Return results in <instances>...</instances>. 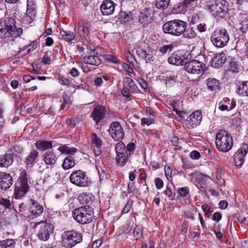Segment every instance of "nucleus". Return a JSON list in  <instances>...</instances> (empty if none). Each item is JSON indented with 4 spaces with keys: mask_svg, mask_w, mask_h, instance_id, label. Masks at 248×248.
Here are the masks:
<instances>
[{
    "mask_svg": "<svg viewBox=\"0 0 248 248\" xmlns=\"http://www.w3.org/2000/svg\"><path fill=\"white\" fill-rule=\"evenodd\" d=\"M14 18L7 17L4 21H0V32L4 33L6 37H16L22 33V29L16 28Z\"/></svg>",
    "mask_w": 248,
    "mask_h": 248,
    "instance_id": "f257e3e1",
    "label": "nucleus"
},
{
    "mask_svg": "<svg viewBox=\"0 0 248 248\" xmlns=\"http://www.w3.org/2000/svg\"><path fill=\"white\" fill-rule=\"evenodd\" d=\"M72 215L74 218L80 224L89 223L93 218V209L89 206H81L74 209Z\"/></svg>",
    "mask_w": 248,
    "mask_h": 248,
    "instance_id": "f03ea898",
    "label": "nucleus"
},
{
    "mask_svg": "<svg viewBox=\"0 0 248 248\" xmlns=\"http://www.w3.org/2000/svg\"><path fill=\"white\" fill-rule=\"evenodd\" d=\"M215 142L217 148L224 153L230 151L233 145L232 137L223 130H219L217 133Z\"/></svg>",
    "mask_w": 248,
    "mask_h": 248,
    "instance_id": "7ed1b4c3",
    "label": "nucleus"
},
{
    "mask_svg": "<svg viewBox=\"0 0 248 248\" xmlns=\"http://www.w3.org/2000/svg\"><path fill=\"white\" fill-rule=\"evenodd\" d=\"M186 27V24L181 20L175 19L168 21L163 26V30L166 33L174 36H180Z\"/></svg>",
    "mask_w": 248,
    "mask_h": 248,
    "instance_id": "20e7f679",
    "label": "nucleus"
},
{
    "mask_svg": "<svg viewBox=\"0 0 248 248\" xmlns=\"http://www.w3.org/2000/svg\"><path fill=\"white\" fill-rule=\"evenodd\" d=\"M81 241L80 233L75 231H69L63 233L62 244L65 248H71Z\"/></svg>",
    "mask_w": 248,
    "mask_h": 248,
    "instance_id": "39448f33",
    "label": "nucleus"
},
{
    "mask_svg": "<svg viewBox=\"0 0 248 248\" xmlns=\"http://www.w3.org/2000/svg\"><path fill=\"white\" fill-rule=\"evenodd\" d=\"M33 227L38 229L37 236L42 241L47 240L50 234L52 232V228L50 223L46 221L31 223Z\"/></svg>",
    "mask_w": 248,
    "mask_h": 248,
    "instance_id": "423d86ee",
    "label": "nucleus"
},
{
    "mask_svg": "<svg viewBox=\"0 0 248 248\" xmlns=\"http://www.w3.org/2000/svg\"><path fill=\"white\" fill-rule=\"evenodd\" d=\"M69 179L73 184L79 187L88 186L91 184L86 172L80 170L74 171L70 174Z\"/></svg>",
    "mask_w": 248,
    "mask_h": 248,
    "instance_id": "0eeeda50",
    "label": "nucleus"
},
{
    "mask_svg": "<svg viewBox=\"0 0 248 248\" xmlns=\"http://www.w3.org/2000/svg\"><path fill=\"white\" fill-rule=\"evenodd\" d=\"M209 5V10L215 16L223 17L227 13L228 5L225 0H212Z\"/></svg>",
    "mask_w": 248,
    "mask_h": 248,
    "instance_id": "6e6552de",
    "label": "nucleus"
},
{
    "mask_svg": "<svg viewBox=\"0 0 248 248\" xmlns=\"http://www.w3.org/2000/svg\"><path fill=\"white\" fill-rule=\"evenodd\" d=\"M211 41L217 47L226 46L229 41V35L227 30L221 29L215 31L211 35Z\"/></svg>",
    "mask_w": 248,
    "mask_h": 248,
    "instance_id": "1a4fd4ad",
    "label": "nucleus"
},
{
    "mask_svg": "<svg viewBox=\"0 0 248 248\" xmlns=\"http://www.w3.org/2000/svg\"><path fill=\"white\" fill-rule=\"evenodd\" d=\"M28 188L27 174L26 170H23L20 172L19 182L16 184L15 198L17 199L23 197L28 191Z\"/></svg>",
    "mask_w": 248,
    "mask_h": 248,
    "instance_id": "9d476101",
    "label": "nucleus"
},
{
    "mask_svg": "<svg viewBox=\"0 0 248 248\" xmlns=\"http://www.w3.org/2000/svg\"><path fill=\"white\" fill-rule=\"evenodd\" d=\"M115 150L116 153V160L117 164L120 166H124L129 157V154L126 151L125 145L123 142H119L116 144Z\"/></svg>",
    "mask_w": 248,
    "mask_h": 248,
    "instance_id": "9b49d317",
    "label": "nucleus"
},
{
    "mask_svg": "<svg viewBox=\"0 0 248 248\" xmlns=\"http://www.w3.org/2000/svg\"><path fill=\"white\" fill-rule=\"evenodd\" d=\"M184 68L188 73L200 75L203 73L204 65L199 61L193 60L189 62H186Z\"/></svg>",
    "mask_w": 248,
    "mask_h": 248,
    "instance_id": "f8f14e48",
    "label": "nucleus"
},
{
    "mask_svg": "<svg viewBox=\"0 0 248 248\" xmlns=\"http://www.w3.org/2000/svg\"><path fill=\"white\" fill-rule=\"evenodd\" d=\"M108 132L111 137L116 140H119L124 137V133L120 123L112 122L110 125Z\"/></svg>",
    "mask_w": 248,
    "mask_h": 248,
    "instance_id": "ddd939ff",
    "label": "nucleus"
},
{
    "mask_svg": "<svg viewBox=\"0 0 248 248\" xmlns=\"http://www.w3.org/2000/svg\"><path fill=\"white\" fill-rule=\"evenodd\" d=\"M202 119V112L201 110H196L191 114L186 121V125L188 128H193L201 122Z\"/></svg>",
    "mask_w": 248,
    "mask_h": 248,
    "instance_id": "4468645a",
    "label": "nucleus"
},
{
    "mask_svg": "<svg viewBox=\"0 0 248 248\" xmlns=\"http://www.w3.org/2000/svg\"><path fill=\"white\" fill-rule=\"evenodd\" d=\"M248 153V144L244 143L234 154V162L237 168H240L244 162V156Z\"/></svg>",
    "mask_w": 248,
    "mask_h": 248,
    "instance_id": "2eb2a0df",
    "label": "nucleus"
},
{
    "mask_svg": "<svg viewBox=\"0 0 248 248\" xmlns=\"http://www.w3.org/2000/svg\"><path fill=\"white\" fill-rule=\"evenodd\" d=\"M36 14V4L34 0H27V10L24 19L28 23H31L33 21Z\"/></svg>",
    "mask_w": 248,
    "mask_h": 248,
    "instance_id": "dca6fc26",
    "label": "nucleus"
},
{
    "mask_svg": "<svg viewBox=\"0 0 248 248\" xmlns=\"http://www.w3.org/2000/svg\"><path fill=\"white\" fill-rule=\"evenodd\" d=\"M31 204L30 205L29 217L34 219L41 215L43 212V207L41 204L34 200H31Z\"/></svg>",
    "mask_w": 248,
    "mask_h": 248,
    "instance_id": "f3484780",
    "label": "nucleus"
},
{
    "mask_svg": "<svg viewBox=\"0 0 248 248\" xmlns=\"http://www.w3.org/2000/svg\"><path fill=\"white\" fill-rule=\"evenodd\" d=\"M185 57L180 51L173 52L168 58L169 63L176 65H181L186 62Z\"/></svg>",
    "mask_w": 248,
    "mask_h": 248,
    "instance_id": "a211bd4d",
    "label": "nucleus"
},
{
    "mask_svg": "<svg viewBox=\"0 0 248 248\" xmlns=\"http://www.w3.org/2000/svg\"><path fill=\"white\" fill-rule=\"evenodd\" d=\"M115 10V4L111 0H104L100 6V10L102 15L109 16L112 15Z\"/></svg>",
    "mask_w": 248,
    "mask_h": 248,
    "instance_id": "6ab92c4d",
    "label": "nucleus"
},
{
    "mask_svg": "<svg viewBox=\"0 0 248 248\" xmlns=\"http://www.w3.org/2000/svg\"><path fill=\"white\" fill-rule=\"evenodd\" d=\"M225 61L226 55L224 52L217 53L212 59L211 65L215 68H218L222 65Z\"/></svg>",
    "mask_w": 248,
    "mask_h": 248,
    "instance_id": "aec40b11",
    "label": "nucleus"
},
{
    "mask_svg": "<svg viewBox=\"0 0 248 248\" xmlns=\"http://www.w3.org/2000/svg\"><path fill=\"white\" fill-rule=\"evenodd\" d=\"M12 178L9 174L1 173L0 174V187L4 190L9 188L12 185Z\"/></svg>",
    "mask_w": 248,
    "mask_h": 248,
    "instance_id": "412c9836",
    "label": "nucleus"
},
{
    "mask_svg": "<svg viewBox=\"0 0 248 248\" xmlns=\"http://www.w3.org/2000/svg\"><path fill=\"white\" fill-rule=\"evenodd\" d=\"M105 115V108L101 106H96L91 113V116L96 124H98Z\"/></svg>",
    "mask_w": 248,
    "mask_h": 248,
    "instance_id": "4be33fe9",
    "label": "nucleus"
},
{
    "mask_svg": "<svg viewBox=\"0 0 248 248\" xmlns=\"http://www.w3.org/2000/svg\"><path fill=\"white\" fill-rule=\"evenodd\" d=\"M92 140V147L93 148L96 155H99L100 154V148L102 144V140L95 133H92L91 136Z\"/></svg>",
    "mask_w": 248,
    "mask_h": 248,
    "instance_id": "5701e85b",
    "label": "nucleus"
},
{
    "mask_svg": "<svg viewBox=\"0 0 248 248\" xmlns=\"http://www.w3.org/2000/svg\"><path fill=\"white\" fill-rule=\"evenodd\" d=\"M43 159L45 163L48 165H53L57 160V157L52 151L46 152L43 155Z\"/></svg>",
    "mask_w": 248,
    "mask_h": 248,
    "instance_id": "b1692460",
    "label": "nucleus"
},
{
    "mask_svg": "<svg viewBox=\"0 0 248 248\" xmlns=\"http://www.w3.org/2000/svg\"><path fill=\"white\" fill-rule=\"evenodd\" d=\"M13 161V155L12 154H5L0 155V167L7 168Z\"/></svg>",
    "mask_w": 248,
    "mask_h": 248,
    "instance_id": "393cba45",
    "label": "nucleus"
},
{
    "mask_svg": "<svg viewBox=\"0 0 248 248\" xmlns=\"http://www.w3.org/2000/svg\"><path fill=\"white\" fill-rule=\"evenodd\" d=\"M94 197L90 193H83L79 194L78 197L79 202L82 204H90L92 203Z\"/></svg>",
    "mask_w": 248,
    "mask_h": 248,
    "instance_id": "a878e982",
    "label": "nucleus"
},
{
    "mask_svg": "<svg viewBox=\"0 0 248 248\" xmlns=\"http://www.w3.org/2000/svg\"><path fill=\"white\" fill-rule=\"evenodd\" d=\"M38 155V152L36 150H32L26 158L25 162L26 165L29 167H31L36 162Z\"/></svg>",
    "mask_w": 248,
    "mask_h": 248,
    "instance_id": "bb28decb",
    "label": "nucleus"
},
{
    "mask_svg": "<svg viewBox=\"0 0 248 248\" xmlns=\"http://www.w3.org/2000/svg\"><path fill=\"white\" fill-rule=\"evenodd\" d=\"M149 12L146 8L141 10L138 16H135L134 18V22L136 23H144L148 20L149 16Z\"/></svg>",
    "mask_w": 248,
    "mask_h": 248,
    "instance_id": "cd10ccee",
    "label": "nucleus"
},
{
    "mask_svg": "<svg viewBox=\"0 0 248 248\" xmlns=\"http://www.w3.org/2000/svg\"><path fill=\"white\" fill-rule=\"evenodd\" d=\"M84 62L87 64L99 65L101 63V60L99 56L96 55H91L84 57Z\"/></svg>",
    "mask_w": 248,
    "mask_h": 248,
    "instance_id": "c85d7f7f",
    "label": "nucleus"
},
{
    "mask_svg": "<svg viewBox=\"0 0 248 248\" xmlns=\"http://www.w3.org/2000/svg\"><path fill=\"white\" fill-rule=\"evenodd\" d=\"M35 145L38 150L45 151L52 147V142L46 140H38L35 143Z\"/></svg>",
    "mask_w": 248,
    "mask_h": 248,
    "instance_id": "c756f323",
    "label": "nucleus"
},
{
    "mask_svg": "<svg viewBox=\"0 0 248 248\" xmlns=\"http://www.w3.org/2000/svg\"><path fill=\"white\" fill-rule=\"evenodd\" d=\"M78 32L80 37H83L86 39L89 38L90 31L88 27L85 25L79 23L78 27Z\"/></svg>",
    "mask_w": 248,
    "mask_h": 248,
    "instance_id": "7c9ffc66",
    "label": "nucleus"
},
{
    "mask_svg": "<svg viewBox=\"0 0 248 248\" xmlns=\"http://www.w3.org/2000/svg\"><path fill=\"white\" fill-rule=\"evenodd\" d=\"M208 89L211 91H216L219 89V82L215 78H209L206 83Z\"/></svg>",
    "mask_w": 248,
    "mask_h": 248,
    "instance_id": "2f4dec72",
    "label": "nucleus"
},
{
    "mask_svg": "<svg viewBox=\"0 0 248 248\" xmlns=\"http://www.w3.org/2000/svg\"><path fill=\"white\" fill-rule=\"evenodd\" d=\"M60 36L62 39H63L67 42H71L75 38V34L73 32L70 31H61L60 32Z\"/></svg>",
    "mask_w": 248,
    "mask_h": 248,
    "instance_id": "473e14b6",
    "label": "nucleus"
},
{
    "mask_svg": "<svg viewBox=\"0 0 248 248\" xmlns=\"http://www.w3.org/2000/svg\"><path fill=\"white\" fill-rule=\"evenodd\" d=\"M237 92L239 95L248 96V81L242 82L239 86Z\"/></svg>",
    "mask_w": 248,
    "mask_h": 248,
    "instance_id": "72a5a7b5",
    "label": "nucleus"
},
{
    "mask_svg": "<svg viewBox=\"0 0 248 248\" xmlns=\"http://www.w3.org/2000/svg\"><path fill=\"white\" fill-rule=\"evenodd\" d=\"M75 165V162L73 157L68 156L64 159L62 167L64 170H68L74 167Z\"/></svg>",
    "mask_w": 248,
    "mask_h": 248,
    "instance_id": "f704fd0d",
    "label": "nucleus"
},
{
    "mask_svg": "<svg viewBox=\"0 0 248 248\" xmlns=\"http://www.w3.org/2000/svg\"><path fill=\"white\" fill-rule=\"evenodd\" d=\"M183 36L187 39H193L196 36V32L194 29L192 27H188V28H185V31H184Z\"/></svg>",
    "mask_w": 248,
    "mask_h": 248,
    "instance_id": "c9c22d12",
    "label": "nucleus"
},
{
    "mask_svg": "<svg viewBox=\"0 0 248 248\" xmlns=\"http://www.w3.org/2000/svg\"><path fill=\"white\" fill-rule=\"evenodd\" d=\"M199 0H184L183 5L189 10H193L198 6Z\"/></svg>",
    "mask_w": 248,
    "mask_h": 248,
    "instance_id": "e433bc0d",
    "label": "nucleus"
},
{
    "mask_svg": "<svg viewBox=\"0 0 248 248\" xmlns=\"http://www.w3.org/2000/svg\"><path fill=\"white\" fill-rule=\"evenodd\" d=\"M58 150L62 153L71 155L75 154L77 151L76 148L70 147L66 145L60 146Z\"/></svg>",
    "mask_w": 248,
    "mask_h": 248,
    "instance_id": "4c0bfd02",
    "label": "nucleus"
},
{
    "mask_svg": "<svg viewBox=\"0 0 248 248\" xmlns=\"http://www.w3.org/2000/svg\"><path fill=\"white\" fill-rule=\"evenodd\" d=\"M15 241L13 239H6L0 241V248H14Z\"/></svg>",
    "mask_w": 248,
    "mask_h": 248,
    "instance_id": "58836bf2",
    "label": "nucleus"
},
{
    "mask_svg": "<svg viewBox=\"0 0 248 248\" xmlns=\"http://www.w3.org/2000/svg\"><path fill=\"white\" fill-rule=\"evenodd\" d=\"M124 85L128 86L131 90L136 91L137 87L135 84L134 81L130 77H125L124 78Z\"/></svg>",
    "mask_w": 248,
    "mask_h": 248,
    "instance_id": "ea45409f",
    "label": "nucleus"
},
{
    "mask_svg": "<svg viewBox=\"0 0 248 248\" xmlns=\"http://www.w3.org/2000/svg\"><path fill=\"white\" fill-rule=\"evenodd\" d=\"M96 167L98 170V174L99 175L100 181L101 182L106 179L107 174L106 167L104 166H99L98 165H96Z\"/></svg>",
    "mask_w": 248,
    "mask_h": 248,
    "instance_id": "a19ab883",
    "label": "nucleus"
},
{
    "mask_svg": "<svg viewBox=\"0 0 248 248\" xmlns=\"http://www.w3.org/2000/svg\"><path fill=\"white\" fill-rule=\"evenodd\" d=\"M170 0H156L155 6L157 8L160 9H164L169 5Z\"/></svg>",
    "mask_w": 248,
    "mask_h": 248,
    "instance_id": "79ce46f5",
    "label": "nucleus"
},
{
    "mask_svg": "<svg viewBox=\"0 0 248 248\" xmlns=\"http://www.w3.org/2000/svg\"><path fill=\"white\" fill-rule=\"evenodd\" d=\"M229 99L228 98L224 99L218 104V109L221 111L229 110Z\"/></svg>",
    "mask_w": 248,
    "mask_h": 248,
    "instance_id": "37998d69",
    "label": "nucleus"
},
{
    "mask_svg": "<svg viewBox=\"0 0 248 248\" xmlns=\"http://www.w3.org/2000/svg\"><path fill=\"white\" fill-rule=\"evenodd\" d=\"M240 24L241 26L239 28L240 31L244 33L248 32V17L245 18Z\"/></svg>",
    "mask_w": 248,
    "mask_h": 248,
    "instance_id": "c03bdc74",
    "label": "nucleus"
},
{
    "mask_svg": "<svg viewBox=\"0 0 248 248\" xmlns=\"http://www.w3.org/2000/svg\"><path fill=\"white\" fill-rule=\"evenodd\" d=\"M122 68L129 76H131L134 73V70L132 67L126 63H122Z\"/></svg>",
    "mask_w": 248,
    "mask_h": 248,
    "instance_id": "a18cd8bd",
    "label": "nucleus"
},
{
    "mask_svg": "<svg viewBox=\"0 0 248 248\" xmlns=\"http://www.w3.org/2000/svg\"><path fill=\"white\" fill-rule=\"evenodd\" d=\"M134 236L135 237L136 240L139 239L142 234L141 227L140 226H137L134 229L133 231Z\"/></svg>",
    "mask_w": 248,
    "mask_h": 248,
    "instance_id": "49530a36",
    "label": "nucleus"
},
{
    "mask_svg": "<svg viewBox=\"0 0 248 248\" xmlns=\"http://www.w3.org/2000/svg\"><path fill=\"white\" fill-rule=\"evenodd\" d=\"M240 67L235 62H232L231 63L230 71L232 73H238L239 72Z\"/></svg>",
    "mask_w": 248,
    "mask_h": 248,
    "instance_id": "de8ad7c7",
    "label": "nucleus"
},
{
    "mask_svg": "<svg viewBox=\"0 0 248 248\" xmlns=\"http://www.w3.org/2000/svg\"><path fill=\"white\" fill-rule=\"evenodd\" d=\"M135 148V145L133 142H131L127 144L126 149V151H127L128 153L129 154V156L132 154Z\"/></svg>",
    "mask_w": 248,
    "mask_h": 248,
    "instance_id": "09e8293b",
    "label": "nucleus"
},
{
    "mask_svg": "<svg viewBox=\"0 0 248 248\" xmlns=\"http://www.w3.org/2000/svg\"><path fill=\"white\" fill-rule=\"evenodd\" d=\"M173 46L172 45H165L160 48L159 51L164 54L166 53L168 50H171Z\"/></svg>",
    "mask_w": 248,
    "mask_h": 248,
    "instance_id": "8fccbe9b",
    "label": "nucleus"
},
{
    "mask_svg": "<svg viewBox=\"0 0 248 248\" xmlns=\"http://www.w3.org/2000/svg\"><path fill=\"white\" fill-rule=\"evenodd\" d=\"M178 192L180 196L185 197L187 194L188 189L187 187H181L179 189Z\"/></svg>",
    "mask_w": 248,
    "mask_h": 248,
    "instance_id": "3c124183",
    "label": "nucleus"
},
{
    "mask_svg": "<svg viewBox=\"0 0 248 248\" xmlns=\"http://www.w3.org/2000/svg\"><path fill=\"white\" fill-rule=\"evenodd\" d=\"M138 82L140 87L143 89L146 90L148 87V84L142 78H139L138 79Z\"/></svg>",
    "mask_w": 248,
    "mask_h": 248,
    "instance_id": "603ef678",
    "label": "nucleus"
},
{
    "mask_svg": "<svg viewBox=\"0 0 248 248\" xmlns=\"http://www.w3.org/2000/svg\"><path fill=\"white\" fill-rule=\"evenodd\" d=\"M200 156V154L197 151H193L190 153V157L193 159H198Z\"/></svg>",
    "mask_w": 248,
    "mask_h": 248,
    "instance_id": "864d4df0",
    "label": "nucleus"
},
{
    "mask_svg": "<svg viewBox=\"0 0 248 248\" xmlns=\"http://www.w3.org/2000/svg\"><path fill=\"white\" fill-rule=\"evenodd\" d=\"M155 185L157 188L160 189L163 186V182L159 178H156L155 179Z\"/></svg>",
    "mask_w": 248,
    "mask_h": 248,
    "instance_id": "5fc2aeb1",
    "label": "nucleus"
},
{
    "mask_svg": "<svg viewBox=\"0 0 248 248\" xmlns=\"http://www.w3.org/2000/svg\"><path fill=\"white\" fill-rule=\"evenodd\" d=\"M141 124L142 125H149L153 123V120L152 119H149L146 118H142L141 120Z\"/></svg>",
    "mask_w": 248,
    "mask_h": 248,
    "instance_id": "6e6d98bb",
    "label": "nucleus"
},
{
    "mask_svg": "<svg viewBox=\"0 0 248 248\" xmlns=\"http://www.w3.org/2000/svg\"><path fill=\"white\" fill-rule=\"evenodd\" d=\"M0 204L4 205L6 208H9L11 205L10 201L6 199H1L0 200Z\"/></svg>",
    "mask_w": 248,
    "mask_h": 248,
    "instance_id": "4d7b16f0",
    "label": "nucleus"
},
{
    "mask_svg": "<svg viewBox=\"0 0 248 248\" xmlns=\"http://www.w3.org/2000/svg\"><path fill=\"white\" fill-rule=\"evenodd\" d=\"M58 79L59 82L63 85H68L69 83V80L63 77L59 78Z\"/></svg>",
    "mask_w": 248,
    "mask_h": 248,
    "instance_id": "13d9d810",
    "label": "nucleus"
},
{
    "mask_svg": "<svg viewBox=\"0 0 248 248\" xmlns=\"http://www.w3.org/2000/svg\"><path fill=\"white\" fill-rule=\"evenodd\" d=\"M125 55L126 59L129 62L132 63L133 60H135L134 56L130 52H126Z\"/></svg>",
    "mask_w": 248,
    "mask_h": 248,
    "instance_id": "bf43d9fd",
    "label": "nucleus"
},
{
    "mask_svg": "<svg viewBox=\"0 0 248 248\" xmlns=\"http://www.w3.org/2000/svg\"><path fill=\"white\" fill-rule=\"evenodd\" d=\"M135 18V17H132V13L131 12H129L126 15H125L124 17V22H128L130 20L133 19Z\"/></svg>",
    "mask_w": 248,
    "mask_h": 248,
    "instance_id": "052dcab7",
    "label": "nucleus"
},
{
    "mask_svg": "<svg viewBox=\"0 0 248 248\" xmlns=\"http://www.w3.org/2000/svg\"><path fill=\"white\" fill-rule=\"evenodd\" d=\"M137 52L139 55H140L141 57H146L147 56V52L145 50H143L140 47L137 48Z\"/></svg>",
    "mask_w": 248,
    "mask_h": 248,
    "instance_id": "680f3d73",
    "label": "nucleus"
},
{
    "mask_svg": "<svg viewBox=\"0 0 248 248\" xmlns=\"http://www.w3.org/2000/svg\"><path fill=\"white\" fill-rule=\"evenodd\" d=\"M222 216L220 213L216 212L213 214V219L218 221L221 219Z\"/></svg>",
    "mask_w": 248,
    "mask_h": 248,
    "instance_id": "e2e57ef3",
    "label": "nucleus"
},
{
    "mask_svg": "<svg viewBox=\"0 0 248 248\" xmlns=\"http://www.w3.org/2000/svg\"><path fill=\"white\" fill-rule=\"evenodd\" d=\"M51 58L49 56L45 55L42 59V62L45 64H48L50 63Z\"/></svg>",
    "mask_w": 248,
    "mask_h": 248,
    "instance_id": "0e129e2a",
    "label": "nucleus"
},
{
    "mask_svg": "<svg viewBox=\"0 0 248 248\" xmlns=\"http://www.w3.org/2000/svg\"><path fill=\"white\" fill-rule=\"evenodd\" d=\"M228 206V202L226 201H221L219 203V207L222 209H226Z\"/></svg>",
    "mask_w": 248,
    "mask_h": 248,
    "instance_id": "69168bd1",
    "label": "nucleus"
},
{
    "mask_svg": "<svg viewBox=\"0 0 248 248\" xmlns=\"http://www.w3.org/2000/svg\"><path fill=\"white\" fill-rule=\"evenodd\" d=\"M165 194L166 196L170 198V199H173V196L172 195V191L170 188H169L168 187H167L165 191Z\"/></svg>",
    "mask_w": 248,
    "mask_h": 248,
    "instance_id": "338daca9",
    "label": "nucleus"
},
{
    "mask_svg": "<svg viewBox=\"0 0 248 248\" xmlns=\"http://www.w3.org/2000/svg\"><path fill=\"white\" fill-rule=\"evenodd\" d=\"M102 244V240L98 239L96 240L93 244V248H98Z\"/></svg>",
    "mask_w": 248,
    "mask_h": 248,
    "instance_id": "774afa93",
    "label": "nucleus"
}]
</instances>
